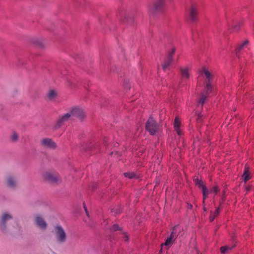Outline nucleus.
<instances>
[{
  "label": "nucleus",
  "mask_w": 254,
  "mask_h": 254,
  "mask_svg": "<svg viewBox=\"0 0 254 254\" xmlns=\"http://www.w3.org/2000/svg\"><path fill=\"white\" fill-rule=\"evenodd\" d=\"M203 192V203L204 202V200L207 198V195H208L209 192L206 187H203V190H202Z\"/></svg>",
  "instance_id": "nucleus-23"
},
{
  "label": "nucleus",
  "mask_w": 254,
  "mask_h": 254,
  "mask_svg": "<svg viewBox=\"0 0 254 254\" xmlns=\"http://www.w3.org/2000/svg\"><path fill=\"white\" fill-rule=\"evenodd\" d=\"M195 184L196 186H197L199 188L201 189L202 190H203V187H205L203 184V182L199 180L198 178L194 180Z\"/></svg>",
  "instance_id": "nucleus-21"
},
{
  "label": "nucleus",
  "mask_w": 254,
  "mask_h": 254,
  "mask_svg": "<svg viewBox=\"0 0 254 254\" xmlns=\"http://www.w3.org/2000/svg\"><path fill=\"white\" fill-rule=\"evenodd\" d=\"M219 191V189L217 187H214L208 190L209 193H214L215 194H217Z\"/></svg>",
  "instance_id": "nucleus-26"
},
{
  "label": "nucleus",
  "mask_w": 254,
  "mask_h": 254,
  "mask_svg": "<svg viewBox=\"0 0 254 254\" xmlns=\"http://www.w3.org/2000/svg\"><path fill=\"white\" fill-rule=\"evenodd\" d=\"M220 211V208L219 207L217 208L215 212L213 213V214L217 216L219 213Z\"/></svg>",
  "instance_id": "nucleus-30"
},
{
  "label": "nucleus",
  "mask_w": 254,
  "mask_h": 254,
  "mask_svg": "<svg viewBox=\"0 0 254 254\" xmlns=\"http://www.w3.org/2000/svg\"><path fill=\"white\" fill-rule=\"evenodd\" d=\"M248 44V41H244L242 44H240L238 47V50L240 51L242 50L245 46H246Z\"/></svg>",
  "instance_id": "nucleus-28"
},
{
  "label": "nucleus",
  "mask_w": 254,
  "mask_h": 254,
  "mask_svg": "<svg viewBox=\"0 0 254 254\" xmlns=\"http://www.w3.org/2000/svg\"><path fill=\"white\" fill-rule=\"evenodd\" d=\"M158 125L156 121L153 118H150L146 124V130L153 135L158 131Z\"/></svg>",
  "instance_id": "nucleus-3"
},
{
  "label": "nucleus",
  "mask_w": 254,
  "mask_h": 254,
  "mask_svg": "<svg viewBox=\"0 0 254 254\" xmlns=\"http://www.w3.org/2000/svg\"><path fill=\"white\" fill-rule=\"evenodd\" d=\"M172 61V60H170L167 58V59L165 60L163 64H162V66L163 69L164 70H166L167 69H168Z\"/></svg>",
  "instance_id": "nucleus-19"
},
{
  "label": "nucleus",
  "mask_w": 254,
  "mask_h": 254,
  "mask_svg": "<svg viewBox=\"0 0 254 254\" xmlns=\"http://www.w3.org/2000/svg\"><path fill=\"white\" fill-rule=\"evenodd\" d=\"M119 230V227L118 225L117 224H114L113 227H112V230L113 231H117Z\"/></svg>",
  "instance_id": "nucleus-29"
},
{
  "label": "nucleus",
  "mask_w": 254,
  "mask_h": 254,
  "mask_svg": "<svg viewBox=\"0 0 254 254\" xmlns=\"http://www.w3.org/2000/svg\"><path fill=\"white\" fill-rule=\"evenodd\" d=\"M41 144L44 147L54 149L56 147V143L49 138H44L41 140Z\"/></svg>",
  "instance_id": "nucleus-10"
},
{
  "label": "nucleus",
  "mask_w": 254,
  "mask_h": 254,
  "mask_svg": "<svg viewBox=\"0 0 254 254\" xmlns=\"http://www.w3.org/2000/svg\"><path fill=\"white\" fill-rule=\"evenodd\" d=\"M215 217L216 216L213 213H211L209 217L210 221H213L214 220Z\"/></svg>",
  "instance_id": "nucleus-31"
},
{
  "label": "nucleus",
  "mask_w": 254,
  "mask_h": 254,
  "mask_svg": "<svg viewBox=\"0 0 254 254\" xmlns=\"http://www.w3.org/2000/svg\"><path fill=\"white\" fill-rule=\"evenodd\" d=\"M12 219V216L7 213H4L1 217V222L0 224V229L3 232H6V223Z\"/></svg>",
  "instance_id": "nucleus-9"
},
{
  "label": "nucleus",
  "mask_w": 254,
  "mask_h": 254,
  "mask_svg": "<svg viewBox=\"0 0 254 254\" xmlns=\"http://www.w3.org/2000/svg\"><path fill=\"white\" fill-rule=\"evenodd\" d=\"M44 178L46 180L53 183H57L60 180L57 174L52 172H46L44 174Z\"/></svg>",
  "instance_id": "nucleus-11"
},
{
  "label": "nucleus",
  "mask_w": 254,
  "mask_h": 254,
  "mask_svg": "<svg viewBox=\"0 0 254 254\" xmlns=\"http://www.w3.org/2000/svg\"><path fill=\"white\" fill-rule=\"evenodd\" d=\"M175 239H174L172 236H170L166 239L165 243L161 245L162 247L166 246L168 248H170L173 244Z\"/></svg>",
  "instance_id": "nucleus-17"
},
{
  "label": "nucleus",
  "mask_w": 254,
  "mask_h": 254,
  "mask_svg": "<svg viewBox=\"0 0 254 254\" xmlns=\"http://www.w3.org/2000/svg\"><path fill=\"white\" fill-rule=\"evenodd\" d=\"M18 138V134L16 132H13L11 136V139L12 141H16Z\"/></svg>",
  "instance_id": "nucleus-27"
},
{
  "label": "nucleus",
  "mask_w": 254,
  "mask_h": 254,
  "mask_svg": "<svg viewBox=\"0 0 254 254\" xmlns=\"http://www.w3.org/2000/svg\"><path fill=\"white\" fill-rule=\"evenodd\" d=\"M176 52V48L175 47L172 48L171 51L168 54V59L173 61V56Z\"/></svg>",
  "instance_id": "nucleus-24"
},
{
  "label": "nucleus",
  "mask_w": 254,
  "mask_h": 254,
  "mask_svg": "<svg viewBox=\"0 0 254 254\" xmlns=\"http://www.w3.org/2000/svg\"><path fill=\"white\" fill-rule=\"evenodd\" d=\"M84 209L85 210V212H86V213L87 215H88V213L87 212V208H86V207H85V205L84 206Z\"/></svg>",
  "instance_id": "nucleus-35"
},
{
  "label": "nucleus",
  "mask_w": 254,
  "mask_h": 254,
  "mask_svg": "<svg viewBox=\"0 0 254 254\" xmlns=\"http://www.w3.org/2000/svg\"><path fill=\"white\" fill-rule=\"evenodd\" d=\"M202 116L200 114H198L197 116L196 120L197 122H200Z\"/></svg>",
  "instance_id": "nucleus-32"
},
{
  "label": "nucleus",
  "mask_w": 254,
  "mask_h": 254,
  "mask_svg": "<svg viewBox=\"0 0 254 254\" xmlns=\"http://www.w3.org/2000/svg\"><path fill=\"white\" fill-rule=\"evenodd\" d=\"M233 248V247L228 246H223L221 248L220 251L221 253L225 254L227 251L232 250Z\"/></svg>",
  "instance_id": "nucleus-22"
},
{
  "label": "nucleus",
  "mask_w": 254,
  "mask_h": 254,
  "mask_svg": "<svg viewBox=\"0 0 254 254\" xmlns=\"http://www.w3.org/2000/svg\"><path fill=\"white\" fill-rule=\"evenodd\" d=\"M36 224L41 229L45 230L47 226V224L44 220L43 218H42L39 215H37L35 217V219Z\"/></svg>",
  "instance_id": "nucleus-12"
},
{
  "label": "nucleus",
  "mask_w": 254,
  "mask_h": 254,
  "mask_svg": "<svg viewBox=\"0 0 254 254\" xmlns=\"http://www.w3.org/2000/svg\"><path fill=\"white\" fill-rule=\"evenodd\" d=\"M234 29H235L236 30H238L239 28H238V27H237V26H236V27H234Z\"/></svg>",
  "instance_id": "nucleus-36"
},
{
  "label": "nucleus",
  "mask_w": 254,
  "mask_h": 254,
  "mask_svg": "<svg viewBox=\"0 0 254 254\" xmlns=\"http://www.w3.org/2000/svg\"><path fill=\"white\" fill-rule=\"evenodd\" d=\"M191 67L190 66H185L180 67V72L182 78V82L188 80L191 76Z\"/></svg>",
  "instance_id": "nucleus-6"
},
{
  "label": "nucleus",
  "mask_w": 254,
  "mask_h": 254,
  "mask_svg": "<svg viewBox=\"0 0 254 254\" xmlns=\"http://www.w3.org/2000/svg\"><path fill=\"white\" fill-rule=\"evenodd\" d=\"M165 4L164 0H156L149 6V11L152 14L160 11Z\"/></svg>",
  "instance_id": "nucleus-5"
},
{
  "label": "nucleus",
  "mask_w": 254,
  "mask_h": 254,
  "mask_svg": "<svg viewBox=\"0 0 254 254\" xmlns=\"http://www.w3.org/2000/svg\"><path fill=\"white\" fill-rule=\"evenodd\" d=\"M53 234L58 243L63 244L66 242L67 235L65 231L61 226H56L54 227Z\"/></svg>",
  "instance_id": "nucleus-2"
},
{
  "label": "nucleus",
  "mask_w": 254,
  "mask_h": 254,
  "mask_svg": "<svg viewBox=\"0 0 254 254\" xmlns=\"http://www.w3.org/2000/svg\"><path fill=\"white\" fill-rule=\"evenodd\" d=\"M57 95V91L54 89H50L47 93V97L50 100L55 99Z\"/></svg>",
  "instance_id": "nucleus-16"
},
{
  "label": "nucleus",
  "mask_w": 254,
  "mask_h": 254,
  "mask_svg": "<svg viewBox=\"0 0 254 254\" xmlns=\"http://www.w3.org/2000/svg\"><path fill=\"white\" fill-rule=\"evenodd\" d=\"M204 210L206 211V208L205 207H204Z\"/></svg>",
  "instance_id": "nucleus-37"
},
{
  "label": "nucleus",
  "mask_w": 254,
  "mask_h": 254,
  "mask_svg": "<svg viewBox=\"0 0 254 254\" xmlns=\"http://www.w3.org/2000/svg\"><path fill=\"white\" fill-rule=\"evenodd\" d=\"M197 6L195 4H191L187 9V15L189 19L192 22H195L197 19Z\"/></svg>",
  "instance_id": "nucleus-4"
},
{
  "label": "nucleus",
  "mask_w": 254,
  "mask_h": 254,
  "mask_svg": "<svg viewBox=\"0 0 254 254\" xmlns=\"http://www.w3.org/2000/svg\"><path fill=\"white\" fill-rule=\"evenodd\" d=\"M69 112L71 116H76L81 119H83L85 116V113L83 110L79 107H73L70 109Z\"/></svg>",
  "instance_id": "nucleus-8"
},
{
  "label": "nucleus",
  "mask_w": 254,
  "mask_h": 254,
  "mask_svg": "<svg viewBox=\"0 0 254 254\" xmlns=\"http://www.w3.org/2000/svg\"><path fill=\"white\" fill-rule=\"evenodd\" d=\"M210 93H206V88H204L203 91L201 93L200 97L197 99V106H200L201 107H202L203 104L204 103V102L206 98Z\"/></svg>",
  "instance_id": "nucleus-13"
},
{
  "label": "nucleus",
  "mask_w": 254,
  "mask_h": 254,
  "mask_svg": "<svg viewBox=\"0 0 254 254\" xmlns=\"http://www.w3.org/2000/svg\"><path fill=\"white\" fill-rule=\"evenodd\" d=\"M124 237H125V241H128V237H127V234H124Z\"/></svg>",
  "instance_id": "nucleus-33"
},
{
  "label": "nucleus",
  "mask_w": 254,
  "mask_h": 254,
  "mask_svg": "<svg viewBox=\"0 0 254 254\" xmlns=\"http://www.w3.org/2000/svg\"><path fill=\"white\" fill-rule=\"evenodd\" d=\"M7 184L9 187L13 188L15 186L16 182L12 177H9L7 178Z\"/></svg>",
  "instance_id": "nucleus-20"
},
{
  "label": "nucleus",
  "mask_w": 254,
  "mask_h": 254,
  "mask_svg": "<svg viewBox=\"0 0 254 254\" xmlns=\"http://www.w3.org/2000/svg\"><path fill=\"white\" fill-rule=\"evenodd\" d=\"M124 175L126 177L129 179H132L135 177V174L133 172H127L124 173Z\"/></svg>",
  "instance_id": "nucleus-25"
},
{
  "label": "nucleus",
  "mask_w": 254,
  "mask_h": 254,
  "mask_svg": "<svg viewBox=\"0 0 254 254\" xmlns=\"http://www.w3.org/2000/svg\"><path fill=\"white\" fill-rule=\"evenodd\" d=\"M181 121L178 117H176L175 118L174 123V127L175 130L176 131L178 135L179 136H181L182 134V130L181 129Z\"/></svg>",
  "instance_id": "nucleus-14"
},
{
  "label": "nucleus",
  "mask_w": 254,
  "mask_h": 254,
  "mask_svg": "<svg viewBox=\"0 0 254 254\" xmlns=\"http://www.w3.org/2000/svg\"><path fill=\"white\" fill-rule=\"evenodd\" d=\"M201 74H204L205 77L206 93H211L212 91V83L214 79V74L211 73L206 67H203L200 71Z\"/></svg>",
  "instance_id": "nucleus-1"
},
{
  "label": "nucleus",
  "mask_w": 254,
  "mask_h": 254,
  "mask_svg": "<svg viewBox=\"0 0 254 254\" xmlns=\"http://www.w3.org/2000/svg\"><path fill=\"white\" fill-rule=\"evenodd\" d=\"M242 177L245 182H247L250 179V174L248 169L247 167H245Z\"/></svg>",
  "instance_id": "nucleus-18"
},
{
  "label": "nucleus",
  "mask_w": 254,
  "mask_h": 254,
  "mask_svg": "<svg viewBox=\"0 0 254 254\" xmlns=\"http://www.w3.org/2000/svg\"><path fill=\"white\" fill-rule=\"evenodd\" d=\"M70 117L71 116L69 112L60 117L55 123V128H58L62 126L69 120Z\"/></svg>",
  "instance_id": "nucleus-7"
},
{
  "label": "nucleus",
  "mask_w": 254,
  "mask_h": 254,
  "mask_svg": "<svg viewBox=\"0 0 254 254\" xmlns=\"http://www.w3.org/2000/svg\"><path fill=\"white\" fill-rule=\"evenodd\" d=\"M182 230V228L179 225L174 226L172 229L170 236L176 240L181 233Z\"/></svg>",
  "instance_id": "nucleus-15"
},
{
  "label": "nucleus",
  "mask_w": 254,
  "mask_h": 254,
  "mask_svg": "<svg viewBox=\"0 0 254 254\" xmlns=\"http://www.w3.org/2000/svg\"><path fill=\"white\" fill-rule=\"evenodd\" d=\"M192 207V205L191 204H188V208L189 209H191Z\"/></svg>",
  "instance_id": "nucleus-34"
}]
</instances>
